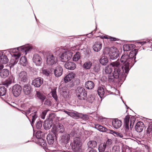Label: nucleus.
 Listing matches in <instances>:
<instances>
[{
    "label": "nucleus",
    "instance_id": "f257e3e1",
    "mask_svg": "<svg viewBox=\"0 0 152 152\" xmlns=\"http://www.w3.org/2000/svg\"><path fill=\"white\" fill-rule=\"evenodd\" d=\"M137 52V49H134L131 51L129 55L125 54L123 55L121 58L120 61L123 65L121 67L122 75L126 76L125 74H127L129 70V67H131L136 62V56Z\"/></svg>",
    "mask_w": 152,
    "mask_h": 152
},
{
    "label": "nucleus",
    "instance_id": "f03ea898",
    "mask_svg": "<svg viewBox=\"0 0 152 152\" xmlns=\"http://www.w3.org/2000/svg\"><path fill=\"white\" fill-rule=\"evenodd\" d=\"M104 72L106 74L112 73L113 77L115 78H118L121 76H123L121 72L120 61L111 63L104 69Z\"/></svg>",
    "mask_w": 152,
    "mask_h": 152
},
{
    "label": "nucleus",
    "instance_id": "7ed1b4c3",
    "mask_svg": "<svg viewBox=\"0 0 152 152\" xmlns=\"http://www.w3.org/2000/svg\"><path fill=\"white\" fill-rule=\"evenodd\" d=\"M32 48L31 45H28L21 46L17 48L9 49L8 50L10 52V53L11 54L12 57H13V54H18L20 55V56L21 54L23 55H26L30 51Z\"/></svg>",
    "mask_w": 152,
    "mask_h": 152
},
{
    "label": "nucleus",
    "instance_id": "20e7f679",
    "mask_svg": "<svg viewBox=\"0 0 152 152\" xmlns=\"http://www.w3.org/2000/svg\"><path fill=\"white\" fill-rule=\"evenodd\" d=\"M76 94L78 99L80 100H84L87 98V95L86 91L83 87H78L76 90Z\"/></svg>",
    "mask_w": 152,
    "mask_h": 152
},
{
    "label": "nucleus",
    "instance_id": "39448f33",
    "mask_svg": "<svg viewBox=\"0 0 152 152\" xmlns=\"http://www.w3.org/2000/svg\"><path fill=\"white\" fill-rule=\"evenodd\" d=\"M73 142L72 145V149L73 151L75 152L80 151L82 145V143L80 139L78 137L75 138Z\"/></svg>",
    "mask_w": 152,
    "mask_h": 152
},
{
    "label": "nucleus",
    "instance_id": "423d86ee",
    "mask_svg": "<svg viewBox=\"0 0 152 152\" xmlns=\"http://www.w3.org/2000/svg\"><path fill=\"white\" fill-rule=\"evenodd\" d=\"M65 130L64 126L61 124H59L54 126L52 129V132L56 137L58 133H63Z\"/></svg>",
    "mask_w": 152,
    "mask_h": 152
},
{
    "label": "nucleus",
    "instance_id": "0eeeda50",
    "mask_svg": "<svg viewBox=\"0 0 152 152\" xmlns=\"http://www.w3.org/2000/svg\"><path fill=\"white\" fill-rule=\"evenodd\" d=\"M72 56V53L70 50H67L63 52L61 58L62 62H65L70 60Z\"/></svg>",
    "mask_w": 152,
    "mask_h": 152
},
{
    "label": "nucleus",
    "instance_id": "6e6552de",
    "mask_svg": "<svg viewBox=\"0 0 152 152\" xmlns=\"http://www.w3.org/2000/svg\"><path fill=\"white\" fill-rule=\"evenodd\" d=\"M22 88L21 86L18 84H16L13 86L12 89V92L13 95L17 97L21 94Z\"/></svg>",
    "mask_w": 152,
    "mask_h": 152
},
{
    "label": "nucleus",
    "instance_id": "1a4fd4ad",
    "mask_svg": "<svg viewBox=\"0 0 152 152\" xmlns=\"http://www.w3.org/2000/svg\"><path fill=\"white\" fill-rule=\"evenodd\" d=\"M129 118L127 116H126L124 119V125L126 130L129 129V124L130 128L131 129L134 123V118H131L129 122Z\"/></svg>",
    "mask_w": 152,
    "mask_h": 152
},
{
    "label": "nucleus",
    "instance_id": "9d476101",
    "mask_svg": "<svg viewBox=\"0 0 152 152\" xmlns=\"http://www.w3.org/2000/svg\"><path fill=\"white\" fill-rule=\"evenodd\" d=\"M13 57L10 62L9 65L11 70H13L14 69V67L15 64L18 62V58L20 57V55L18 54H13Z\"/></svg>",
    "mask_w": 152,
    "mask_h": 152
},
{
    "label": "nucleus",
    "instance_id": "9b49d317",
    "mask_svg": "<svg viewBox=\"0 0 152 152\" xmlns=\"http://www.w3.org/2000/svg\"><path fill=\"white\" fill-rule=\"evenodd\" d=\"M18 80L21 82L26 83L28 80L27 72L25 71H22L18 74Z\"/></svg>",
    "mask_w": 152,
    "mask_h": 152
},
{
    "label": "nucleus",
    "instance_id": "f8f14e48",
    "mask_svg": "<svg viewBox=\"0 0 152 152\" xmlns=\"http://www.w3.org/2000/svg\"><path fill=\"white\" fill-rule=\"evenodd\" d=\"M57 62V59L54 55L49 53L47 56L46 63L47 64L49 65H53Z\"/></svg>",
    "mask_w": 152,
    "mask_h": 152
},
{
    "label": "nucleus",
    "instance_id": "ddd939ff",
    "mask_svg": "<svg viewBox=\"0 0 152 152\" xmlns=\"http://www.w3.org/2000/svg\"><path fill=\"white\" fill-rule=\"evenodd\" d=\"M119 56L118 50L115 47H111V52L109 55V57L111 59H116Z\"/></svg>",
    "mask_w": 152,
    "mask_h": 152
},
{
    "label": "nucleus",
    "instance_id": "4468645a",
    "mask_svg": "<svg viewBox=\"0 0 152 152\" xmlns=\"http://www.w3.org/2000/svg\"><path fill=\"white\" fill-rule=\"evenodd\" d=\"M33 62L37 66H40L42 63V59L40 56L37 54H34L32 58Z\"/></svg>",
    "mask_w": 152,
    "mask_h": 152
},
{
    "label": "nucleus",
    "instance_id": "2eb2a0df",
    "mask_svg": "<svg viewBox=\"0 0 152 152\" xmlns=\"http://www.w3.org/2000/svg\"><path fill=\"white\" fill-rule=\"evenodd\" d=\"M43 79L41 77L37 78L32 81L31 85L36 87H39L43 83Z\"/></svg>",
    "mask_w": 152,
    "mask_h": 152
},
{
    "label": "nucleus",
    "instance_id": "dca6fc26",
    "mask_svg": "<svg viewBox=\"0 0 152 152\" xmlns=\"http://www.w3.org/2000/svg\"><path fill=\"white\" fill-rule=\"evenodd\" d=\"M102 43L99 41L95 42L93 46L94 50L96 52L99 51L102 49Z\"/></svg>",
    "mask_w": 152,
    "mask_h": 152
},
{
    "label": "nucleus",
    "instance_id": "f3484780",
    "mask_svg": "<svg viewBox=\"0 0 152 152\" xmlns=\"http://www.w3.org/2000/svg\"><path fill=\"white\" fill-rule=\"evenodd\" d=\"M87 145L90 149L88 152H95V151H96L93 149L94 148L96 147L97 146V142L95 141L90 140L88 142Z\"/></svg>",
    "mask_w": 152,
    "mask_h": 152
},
{
    "label": "nucleus",
    "instance_id": "a211bd4d",
    "mask_svg": "<svg viewBox=\"0 0 152 152\" xmlns=\"http://www.w3.org/2000/svg\"><path fill=\"white\" fill-rule=\"evenodd\" d=\"M63 69L61 66L58 65L54 70V73L56 77H58L61 75L62 74Z\"/></svg>",
    "mask_w": 152,
    "mask_h": 152
},
{
    "label": "nucleus",
    "instance_id": "6ab92c4d",
    "mask_svg": "<svg viewBox=\"0 0 152 152\" xmlns=\"http://www.w3.org/2000/svg\"><path fill=\"white\" fill-rule=\"evenodd\" d=\"M53 125L52 120L51 119H48L44 122V127L45 129H49L51 128Z\"/></svg>",
    "mask_w": 152,
    "mask_h": 152
},
{
    "label": "nucleus",
    "instance_id": "aec40b11",
    "mask_svg": "<svg viewBox=\"0 0 152 152\" xmlns=\"http://www.w3.org/2000/svg\"><path fill=\"white\" fill-rule=\"evenodd\" d=\"M65 67L67 69L71 70H74L76 67L75 64L73 62H68L65 63Z\"/></svg>",
    "mask_w": 152,
    "mask_h": 152
},
{
    "label": "nucleus",
    "instance_id": "412c9836",
    "mask_svg": "<svg viewBox=\"0 0 152 152\" xmlns=\"http://www.w3.org/2000/svg\"><path fill=\"white\" fill-rule=\"evenodd\" d=\"M37 142L39 145H40L45 150V151L46 152H47L48 150H50L48 148L46 147L47 145L46 141L45 140L43 139H39L37 140Z\"/></svg>",
    "mask_w": 152,
    "mask_h": 152
},
{
    "label": "nucleus",
    "instance_id": "4be33fe9",
    "mask_svg": "<svg viewBox=\"0 0 152 152\" xmlns=\"http://www.w3.org/2000/svg\"><path fill=\"white\" fill-rule=\"evenodd\" d=\"M31 86L28 84H25L23 87V92L26 95H30L31 92Z\"/></svg>",
    "mask_w": 152,
    "mask_h": 152
},
{
    "label": "nucleus",
    "instance_id": "5701e85b",
    "mask_svg": "<svg viewBox=\"0 0 152 152\" xmlns=\"http://www.w3.org/2000/svg\"><path fill=\"white\" fill-rule=\"evenodd\" d=\"M122 124V122L117 119H114L112 121L113 125L115 129H118L120 127Z\"/></svg>",
    "mask_w": 152,
    "mask_h": 152
},
{
    "label": "nucleus",
    "instance_id": "b1692460",
    "mask_svg": "<svg viewBox=\"0 0 152 152\" xmlns=\"http://www.w3.org/2000/svg\"><path fill=\"white\" fill-rule=\"evenodd\" d=\"M144 127L143 123L141 121H139L136 124L135 130L137 132H140L142 131Z\"/></svg>",
    "mask_w": 152,
    "mask_h": 152
},
{
    "label": "nucleus",
    "instance_id": "393cba45",
    "mask_svg": "<svg viewBox=\"0 0 152 152\" xmlns=\"http://www.w3.org/2000/svg\"><path fill=\"white\" fill-rule=\"evenodd\" d=\"M70 136L69 134H65L61 136L60 141L61 142L64 143H67L70 139Z\"/></svg>",
    "mask_w": 152,
    "mask_h": 152
},
{
    "label": "nucleus",
    "instance_id": "a878e982",
    "mask_svg": "<svg viewBox=\"0 0 152 152\" xmlns=\"http://www.w3.org/2000/svg\"><path fill=\"white\" fill-rule=\"evenodd\" d=\"M97 91L99 95L101 98L106 95V94H105L104 89L103 86L99 87Z\"/></svg>",
    "mask_w": 152,
    "mask_h": 152
},
{
    "label": "nucleus",
    "instance_id": "bb28decb",
    "mask_svg": "<svg viewBox=\"0 0 152 152\" xmlns=\"http://www.w3.org/2000/svg\"><path fill=\"white\" fill-rule=\"evenodd\" d=\"M135 46L134 44H126L123 46V49L124 51H127L135 48Z\"/></svg>",
    "mask_w": 152,
    "mask_h": 152
},
{
    "label": "nucleus",
    "instance_id": "cd10ccee",
    "mask_svg": "<svg viewBox=\"0 0 152 152\" xmlns=\"http://www.w3.org/2000/svg\"><path fill=\"white\" fill-rule=\"evenodd\" d=\"M75 74L73 73H70L67 75L64 78V81L65 83H67L70 81L75 76Z\"/></svg>",
    "mask_w": 152,
    "mask_h": 152
},
{
    "label": "nucleus",
    "instance_id": "c85d7f7f",
    "mask_svg": "<svg viewBox=\"0 0 152 152\" xmlns=\"http://www.w3.org/2000/svg\"><path fill=\"white\" fill-rule=\"evenodd\" d=\"M9 70L6 69H4L0 71V76L2 78H5L9 75Z\"/></svg>",
    "mask_w": 152,
    "mask_h": 152
},
{
    "label": "nucleus",
    "instance_id": "c756f323",
    "mask_svg": "<svg viewBox=\"0 0 152 152\" xmlns=\"http://www.w3.org/2000/svg\"><path fill=\"white\" fill-rule=\"evenodd\" d=\"M85 86L88 89H92L94 86V84L92 81H88L85 83Z\"/></svg>",
    "mask_w": 152,
    "mask_h": 152
},
{
    "label": "nucleus",
    "instance_id": "7c9ffc66",
    "mask_svg": "<svg viewBox=\"0 0 152 152\" xmlns=\"http://www.w3.org/2000/svg\"><path fill=\"white\" fill-rule=\"evenodd\" d=\"M95 128L99 131L103 132H106V131H107L108 132V130H109L103 127L102 126L98 124L95 125Z\"/></svg>",
    "mask_w": 152,
    "mask_h": 152
},
{
    "label": "nucleus",
    "instance_id": "2f4dec72",
    "mask_svg": "<svg viewBox=\"0 0 152 152\" xmlns=\"http://www.w3.org/2000/svg\"><path fill=\"white\" fill-rule=\"evenodd\" d=\"M47 139L48 143L51 145L54 143V137L51 135L48 134L47 137Z\"/></svg>",
    "mask_w": 152,
    "mask_h": 152
},
{
    "label": "nucleus",
    "instance_id": "473e14b6",
    "mask_svg": "<svg viewBox=\"0 0 152 152\" xmlns=\"http://www.w3.org/2000/svg\"><path fill=\"white\" fill-rule=\"evenodd\" d=\"M107 133L112 134L115 136H118L122 138L123 137V135L122 134L118 132L114 131L113 130L109 129L108 130V132H107Z\"/></svg>",
    "mask_w": 152,
    "mask_h": 152
},
{
    "label": "nucleus",
    "instance_id": "72a5a7b5",
    "mask_svg": "<svg viewBox=\"0 0 152 152\" xmlns=\"http://www.w3.org/2000/svg\"><path fill=\"white\" fill-rule=\"evenodd\" d=\"M8 62V59L6 56L4 55L0 57V63L6 64Z\"/></svg>",
    "mask_w": 152,
    "mask_h": 152
},
{
    "label": "nucleus",
    "instance_id": "f704fd0d",
    "mask_svg": "<svg viewBox=\"0 0 152 152\" xmlns=\"http://www.w3.org/2000/svg\"><path fill=\"white\" fill-rule=\"evenodd\" d=\"M36 96L40 99L42 102H43L45 99V97L42 93L39 91H36Z\"/></svg>",
    "mask_w": 152,
    "mask_h": 152
},
{
    "label": "nucleus",
    "instance_id": "c9c22d12",
    "mask_svg": "<svg viewBox=\"0 0 152 152\" xmlns=\"http://www.w3.org/2000/svg\"><path fill=\"white\" fill-rule=\"evenodd\" d=\"M100 63L102 65H106L108 63V60L107 57L105 56H102L100 60Z\"/></svg>",
    "mask_w": 152,
    "mask_h": 152
},
{
    "label": "nucleus",
    "instance_id": "e433bc0d",
    "mask_svg": "<svg viewBox=\"0 0 152 152\" xmlns=\"http://www.w3.org/2000/svg\"><path fill=\"white\" fill-rule=\"evenodd\" d=\"M30 116L32 118L31 124L32 126H33V124L35 120L37 117V112H35L34 113H32L30 115Z\"/></svg>",
    "mask_w": 152,
    "mask_h": 152
},
{
    "label": "nucleus",
    "instance_id": "4c0bfd02",
    "mask_svg": "<svg viewBox=\"0 0 152 152\" xmlns=\"http://www.w3.org/2000/svg\"><path fill=\"white\" fill-rule=\"evenodd\" d=\"M20 63L23 66H25L27 64V60L25 56L21 57L20 60Z\"/></svg>",
    "mask_w": 152,
    "mask_h": 152
},
{
    "label": "nucleus",
    "instance_id": "58836bf2",
    "mask_svg": "<svg viewBox=\"0 0 152 152\" xmlns=\"http://www.w3.org/2000/svg\"><path fill=\"white\" fill-rule=\"evenodd\" d=\"M92 65V63L91 61H87L85 63L83 66L86 69H89Z\"/></svg>",
    "mask_w": 152,
    "mask_h": 152
},
{
    "label": "nucleus",
    "instance_id": "ea45409f",
    "mask_svg": "<svg viewBox=\"0 0 152 152\" xmlns=\"http://www.w3.org/2000/svg\"><path fill=\"white\" fill-rule=\"evenodd\" d=\"M80 57V54L79 52H77L74 55L73 58V61H77Z\"/></svg>",
    "mask_w": 152,
    "mask_h": 152
},
{
    "label": "nucleus",
    "instance_id": "a19ab883",
    "mask_svg": "<svg viewBox=\"0 0 152 152\" xmlns=\"http://www.w3.org/2000/svg\"><path fill=\"white\" fill-rule=\"evenodd\" d=\"M6 90L4 87L0 86V96H3L5 95Z\"/></svg>",
    "mask_w": 152,
    "mask_h": 152
},
{
    "label": "nucleus",
    "instance_id": "79ce46f5",
    "mask_svg": "<svg viewBox=\"0 0 152 152\" xmlns=\"http://www.w3.org/2000/svg\"><path fill=\"white\" fill-rule=\"evenodd\" d=\"M65 113L71 117H75L77 115V113L74 112H69L65 110L63 111Z\"/></svg>",
    "mask_w": 152,
    "mask_h": 152
},
{
    "label": "nucleus",
    "instance_id": "37998d69",
    "mask_svg": "<svg viewBox=\"0 0 152 152\" xmlns=\"http://www.w3.org/2000/svg\"><path fill=\"white\" fill-rule=\"evenodd\" d=\"M106 148V146H104V143H102L100 144L99 146L98 150L99 152H104Z\"/></svg>",
    "mask_w": 152,
    "mask_h": 152
},
{
    "label": "nucleus",
    "instance_id": "c03bdc74",
    "mask_svg": "<svg viewBox=\"0 0 152 152\" xmlns=\"http://www.w3.org/2000/svg\"><path fill=\"white\" fill-rule=\"evenodd\" d=\"M110 52H111V48H110L107 47L105 48L103 53L104 55H108L109 56V55L110 53Z\"/></svg>",
    "mask_w": 152,
    "mask_h": 152
},
{
    "label": "nucleus",
    "instance_id": "a18cd8bd",
    "mask_svg": "<svg viewBox=\"0 0 152 152\" xmlns=\"http://www.w3.org/2000/svg\"><path fill=\"white\" fill-rule=\"evenodd\" d=\"M112 140L110 139H108L106 141V142L104 143V146L106 147H109L112 143Z\"/></svg>",
    "mask_w": 152,
    "mask_h": 152
},
{
    "label": "nucleus",
    "instance_id": "49530a36",
    "mask_svg": "<svg viewBox=\"0 0 152 152\" xmlns=\"http://www.w3.org/2000/svg\"><path fill=\"white\" fill-rule=\"evenodd\" d=\"M51 94L52 97L56 101H57L58 97L56 94V90H52L51 91Z\"/></svg>",
    "mask_w": 152,
    "mask_h": 152
},
{
    "label": "nucleus",
    "instance_id": "de8ad7c7",
    "mask_svg": "<svg viewBox=\"0 0 152 152\" xmlns=\"http://www.w3.org/2000/svg\"><path fill=\"white\" fill-rule=\"evenodd\" d=\"M94 96L91 95L88 96L87 100L89 102L92 103L94 102Z\"/></svg>",
    "mask_w": 152,
    "mask_h": 152
},
{
    "label": "nucleus",
    "instance_id": "09e8293b",
    "mask_svg": "<svg viewBox=\"0 0 152 152\" xmlns=\"http://www.w3.org/2000/svg\"><path fill=\"white\" fill-rule=\"evenodd\" d=\"M43 133L41 131H39L37 132L36 136L38 140L39 139H42L41 137Z\"/></svg>",
    "mask_w": 152,
    "mask_h": 152
},
{
    "label": "nucleus",
    "instance_id": "8fccbe9b",
    "mask_svg": "<svg viewBox=\"0 0 152 152\" xmlns=\"http://www.w3.org/2000/svg\"><path fill=\"white\" fill-rule=\"evenodd\" d=\"M42 73L46 76H48L50 74V71L47 69H43L42 70Z\"/></svg>",
    "mask_w": 152,
    "mask_h": 152
},
{
    "label": "nucleus",
    "instance_id": "3c124183",
    "mask_svg": "<svg viewBox=\"0 0 152 152\" xmlns=\"http://www.w3.org/2000/svg\"><path fill=\"white\" fill-rule=\"evenodd\" d=\"M12 83L11 82H10V81L7 80L3 83V84L6 86L8 87Z\"/></svg>",
    "mask_w": 152,
    "mask_h": 152
},
{
    "label": "nucleus",
    "instance_id": "603ef678",
    "mask_svg": "<svg viewBox=\"0 0 152 152\" xmlns=\"http://www.w3.org/2000/svg\"><path fill=\"white\" fill-rule=\"evenodd\" d=\"M32 109V107H30L27 110H26V111H23V114L26 115V117L29 119V118L28 117L27 115H28L30 113H31V110Z\"/></svg>",
    "mask_w": 152,
    "mask_h": 152
},
{
    "label": "nucleus",
    "instance_id": "864d4df0",
    "mask_svg": "<svg viewBox=\"0 0 152 152\" xmlns=\"http://www.w3.org/2000/svg\"><path fill=\"white\" fill-rule=\"evenodd\" d=\"M42 126V124L41 121H38L36 124V127L37 129H40Z\"/></svg>",
    "mask_w": 152,
    "mask_h": 152
},
{
    "label": "nucleus",
    "instance_id": "5fc2aeb1",
    "mask_svg": "<svg viewBox=\"0 0 152 152\" xmlns=\"http://www.w3.org/2000/svg\"><path fill=\"white\" fill-rule=\"evenodd\" d=\"M48 111V110H45L42 112V113L41 115V118H42L43 119L45 118V116Z\"/></svg>",
    "mask_w": 152,
    "mask_h": 152
},
{
    "label": "nucleus",
    "instance_id": "6e6d98bb",
    "mask_svg": "<svg viewBox=\"0 0 152 152\" xmlns=\"http://www.w3.org/2000/svg\"><path fill=\"white\" fill-rule=\"evenodd\" d=\"M44 104L49 106H50L51 105V102L49 99H47L44 102Z\"/></svg>",
    "mask_w": 152,
    "mask_h": 152
},
{
    "label": "nucleus",
    "instance_id": "4d7b16f0",
    "mask_svg": "<svg viewBox=\"0 0 152 152\" xmlns=\"http://www.w3.org/2000/svg\"><path fill=\"white\" fill-rule=\"evenodd\" d=\"M15 78L13 76H10L9 79H8L11 82V83H13L14 82Z\"/></svg>",
    "mask_w": 152,
    "mask_h": 152
},
{
    "label": "nucleus",
    "instance_id": "13d9d810",
    "mask_svg": "<svg viewBox=\"0 0 152 152\" xmlns=\"http://www.w3.org/2000/svg\"><path fill=\"white\" fill-rule=\"evenodd\" d=\"M152 130V128L151 126H149L148 127L147 130V132L148 134H149L151 131Z\"/></svg>",
    "mask_w": 152,
    "mask_h": 152
},
{
    "label": "nucleus",
    "instance_id": "bf43d9fd",
    "mask_svg": "<svg viewBox=\"0 0 152 152\" xmlns=\"http://www.w3.org/2000/svg\"><path fill=\"white\" fill-rule=\"evenodd\" d=\"M94 70L95 72H98L99 70V68L97 66H95L94 68Z\"/></svg>",
    "mask_w": 152,
    "mask_h": 152
},
{
    "label": "nucleus",
    "instance_id": "052dcab7",
    "mask_svg": "<svg viewBox=\"0 0 152 152\" xmlns=\"http://www.w3.org/2000/svg\"><path fill=\"white\" fill-rule=\"evenodd\" d=\"M139 44H140L141 45H143L146 43L145 41L140 42H138Z\"/></svg>",
    "mask_w": 152,
    "mask_h": 152
},
{
    "label": "nucleus",
    "instance_id": "680f3d73",
    "mask_svg": "<svg viewBox=\"0 0 152 152\" xmlns=\"http://www.w3.org/2000/svg\"><path fill=\"white\" fill-rule=\"evenodd\" d=\"M110 40L112 41H115L116 40V39L115 38L110 37Z\"/></svg>",
    "mask_w": 152,
    "mask_h": 152
},
{
    "label": "nucleus",
    "instance_id": "e2e57ef3",
    "mask_svg": "<svg viewBox=\"0 0 152 152\" xmlns=\"http://www.w3.org/2000/svg\"><path fill=\"white\" fill-rule=\"evenodd\" d=\"M4 68V66L3 65H0V70H1L0 71H1V70H2V69H3V68Z\"/></svg>",
    "mask_w": 152,
    "mask_h": 152
},
{
    "label": "nucleus",
    "instance_id": "0e129e2a",
    "mask_svg": "<svg viewBox=\"0 0 152 152\" xmlns=\"http://www.w3.org/2000/svg\"><path fill=\"white\" fill-rule=\"evenodd\" d=\"M118 148L117 147H116V146H115V147H113V151H115V149H117Z\"/></svg>",
    "mask_w": 152,
    "mask_h": 152
},
{
    "label": "nucleus",
    "instance_id": "69168bd1",
    "mask_svg": "<svg viewBox=\"0 0 152 152\" xmlns=\"http://www.w3.org/2000/svg\"><path fill=\"white\" fill-rule=\"evenodd\" d=\"M4 55L3 54V53L2 51H0V57H1Z\"/></svg>",
    "mask_w": 152,
    "mask_h": 152
},
{
    "label": "nucleus",
    "instance_id": "338daca9",
    "mask_svg": "<svg viewBox=\"0 0 152 152\" xmlns=\"http://www.w3.org/2000/svg\"><path fill=\"white\" fill-rule=\"evenodd\" d=\"M102 38H104V39H109V38H108V37H107V36H104V37H102Z\"/></svg>",
    "mask_w": 152,
    "mask_h": 152
},
{
    "label": "nucleus",
    "instance_id": "774afa93",
    "mask_svg": "<svg viewBox=\"0 0 152 152\" xmlns=\"http://www.w3.org/2000/svg\"><path fill=\"white\" fill-rule=\"evenodd\" d=\"M83 116L86 118H88V116L86 115H83Z\"/></svg>",
    "mask_w": 152,
    "mask_h": 152
}]
</instances>
